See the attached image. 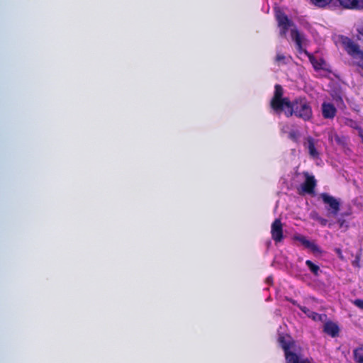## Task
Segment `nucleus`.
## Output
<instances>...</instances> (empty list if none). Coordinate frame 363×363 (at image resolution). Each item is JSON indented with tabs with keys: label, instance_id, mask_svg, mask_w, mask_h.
<instances>
[{
	"label": "nucleus",
	"instance_id": "obj_1",
	"mask_svg": "<svg viewBox=\"0 0 363 363\" xmlns=\"http://www.w3.org/2000/svg\"><path fill=\"white\" fill-rule=\"evenodd\" d=\"M270 107L276 113L284 112L286 118L294 116L305 122L311 121L313 117L311 103L306 96H299L291 101L289 97H284V89L279 84L274 86Z\"/></svg>",
	"mask_w": 363,
	"mask_h": 363
},
{
	"label": "nucleus",
	"instance_id": "obj_2",
	"mask_svg": "<svg viewBox=\"0 0 363 363\" xmlns=\"http://www.w3.org/2000/svg\"><path fill=\"white\" fill-rule=\"evenodd\" d=\"M291 37L295 41L296 48L299 52H304L308 57L310 62L312 64L315 70H320L323 69V65L324 60L320 59L318 60L312 54L308 52L306 50H303L302 48V38L298 30L294 29L291 30Z\"/></svg>",
	"mask_w": 363,
	"mask_h": 363
},
{
	"label": "nucleus",
	"instance_id": "obj_3",
	"mask_svg": "<svg viewBox=\"0 0 363 363\" xmlns=\"http://www.w3.org/2000/svg\"><path fill=\"white\" fill-rule=\"evenodd\" d=\"M320 197L325 205L328 216H336L340 210L341 204L340 200L328 193L320 194Z\"/></svg>",
	"mask_w": 363,
	"mask_h": 363
},
{
	"label": "nucleus",
	"instance_id": "obj_4",
	"mask_svg": "<svg viewBox=\"0 0 363 363\" xmlns=\"http://www.w3.org/2000/svg\"><path fill=\"white\" fill-rule=\"evenodd\" d=\"M275 18L278 26L280 28V35L281 36H285L289 28L293 25V22L280 9H277L275 10Z\"/></svg>",
	"mask_w": 363,
	"mask_h": 363
},
{
	"label": "nucleus",
	"instance_id": "obj_5",
	"mask_svg": "<svg viewBox=\"0 0 363 363\" xmlns=\"http://www.w3.org/2000/svg\"><path fill=\"white\" fill-rule=\"evenodd\" d=\"M278 342L284 352L286 362L291 357V355L295 353L291 351V349H294L295 342L290 335L281 334L279 335Z\"/></svg>",
	"mask_w": 363,
	"mask_h": 363
},
{
	"label": "nucleus",
	"instance_id": "obj_6",
	"mask_svg": "<svg viewBox=\"0 0 363 363\" xmlns=\"http://www.w3.org/2000/svg\"><path fill=\"white\" fill-rule=\"evenodd\" d=\"M271 236L275 243L282 242L284 240L283 225L280 219H275L271 225Z\"/></svg>",
	"mask_w": 363,
	"mask_h": 363
},
{
	"label": "nucleus",
	"instance_id": "obj_7",
	"mask_svg": "<svg viewBox=\"0 0 363 363\" xmlns=\"http://www.w3.org/2000/svg\"><path fill=\"white\" fill-rule=\"evenodd\" d=\"M303 174L305 176V181L301 185V190L302 192L299 191V194H313L317 184L315 177L310 175L308 172H304Z\"/></svg>",
	"mask_w": 363,
	"mask_h": 363
},
{
	"label": "nucleus",
	"instance_id": "obj_8",
	"mask_svg": "<svg viewBox=\"0 0 363 363\" xmlns=\"http://www.w3.org/2000/svg\"><path fill=\"white\" fill-rule=\"evenodd\" d=\"M294 240L300 242L306 248L310 249L313 252H320V247L314 242H311L302 235H295Z\"/></svg>",
	"mask_w": 363,
	"mask_h": 363
},
{
	"label": "nucleus",
	"instance_id": "obj_9",
	"mask_svg": "<svg viewBox=\"0 0 363 363\" xmlns=\"http://www.w3.org/2000/svg\"><path fill=\"white\" fill-rule=\"evenodd\" d=\"M322 115L325 119H333L336 115L337 110L330 103L323 102L321 106Z\"/></svg>",
	"mask_w": 363,
	"mask_h": 363
},
{
	"label": "nucleus",
	"instance_id": "obj_10",
	"mask_svg": "<svg viewBox=\"0 0 363 363\" xmlns=\"http://www.w3.org/2000/svg\"><path fill=\"white\" fill-rule=\"evenodd\" d=\"M340 5L346 9H363V0H337Z\"/></svg>",
	"mask_w": 363,
	"mask_h": 363
},
{
	"label": "nucleus",
	"instance_id": "obj_11",
	"mask_svg": "<svg viewBox=\"0 0 363 363\" xmlns=\"http://www.w3.org/2000/svg\"><path fill=\"white\" fill-rule=\"evenodd\" d=\"M323 332L332 337H336L339 335L340 328L337 324L329 320L324 324Z\"/></svg>",
	"mask_w": 363,
	"mask_h": 363
},
{
	"label": "nucleus",
	"instance_id": "obj_12",
	"mask_svg": "<svg viewBox=\"0 0 363 363\" xmlns=\"http://www.w3.org/2000/svg\"><path fill=\"white\" fill-rule=\"evenodd\" d=\"M298 308L303 313H305L308 318H311L312 320L315 321H323V315L319 314L316 312L311 311L306 306L298 305Z\"/></svg>",
	"mask_w": 363,
	"mask_h": 363
},
{
	"label": "nucleus",
	"instance_id": "obj_13",
	"mask_svg": "<svg viewBox=\"0 0 363 363\" xmlns=\"http://www.w3.org/2000/svg\"><path fill=\"white\" fill-rule=\"evenodd\" d=\"M306 141H307V148L308 150L309 155L313 159L318 158L319 152L315 148L314 138H313L311 136H308L306 138Z\"/></svg>",
	"mask_w": 363,
	"mask_h": 363
},
{
	"label": "nucleus",
	"instance_id": "obj_14",
	"mask_svg": "<svg viewBox=\"0 0 363 363\" xmlns=\"http://www.w3.org/2000/svg\"><path fill=\"white\" fill-rule=\"evenodd\" d=\"M291 356L286 363H312L313 361L312 358L300 359L296 352Z\"/></svg>",
	"mask_w": 363,
	"mask_h": 363
},
{
	"label": "nucleus",
	"instance_id": "obj_15",
	"mask_svg": "<svg viewBox=\"0 0 363 363\" xmlns=\"http://www.w3.org/2000/svg\"><path fill=\"white\" fill-rule=\"evenodd\" d=\"M306 265L308 267V269L314 276H319L320 273L321 272V270L318 265L314 264L312 261L309 259L306 261Z\"/></svg>",
	"mask_w": 363,
	"mask_h": 363
},
{
	"label": "nucleus",
	"instance_id": "obj_16",
	"mask_svg": "<svg viewBox=\"0 0 363 363\" xmlns=\"http://www.w3.org/2000/svg\"><path fill=\"white\" fill-rule=\"evenodd\" d=\"M354 358L357 363H363V347L354 350Z\"/></svg>",
	"mask_w": 363,
	"mask_h": 363
},
{
	"label": "nucleus",
	"instance_id": "obj_17",
	"mask_svg": "<svg viewBox=\"0 0 363 363\" xmlns=\"http://www.w3.org/2000/svg\"><path fill=\"white\" fill-rule=\"evenodd\" d=\"M311 218L318 221L322 226H325L328 223L327 219L320 216L317 213H313L311 215Z\"/></svg>",
	"mask_w": 363,
	"mask_h": 363
},
{
	"label": "nucleus",
	"instance_id": "obj_18",
	"mask_svg": "<svg viewBox=\"0 0 363 363\" xmlns=\"http://www.w3.org/2000/svg\"><path fill=\"white\" fill-rule=\"evenodd\" d=\"M299 136V132L296 130H291L288 135L289 138L295 143L298 142Z\"/></svg>",
	"mask_w": 363,
	"mask_h": 363
},
{
	"label": "nucleus",
	"instance_id": "obj_19",
	"mask_svg": "<svg viewBox=\"0 0 363 363\" xmlns=\"http://www.w3.org/2000/svg\"><path fill=\"white\" fill-rule=\"evenodd\" d=\"M333 0H311L312 3L318 7H325L328 5Z\"/></svg>",
	"mask_w": 363,
	"mask_h": 363
},
{
	"label": "nucleus",
	"instance_id": "obj_20",
	"mask_svg": "<svg viewBox=\"0 0 363 363\" xmlns=\"http://www.w3.org/2000/svg\"><path fill=\"white\" fill-rule=\"evenodd\" d=\"M285 60H286V57L284 54L281 53V52H277V55H276V57H275V62L278 64H280V63H282V64H286V62H285Z\"/></svg>",
	"mask_w": 363,
	"mask_h": 363
},
{
	"label": "nucleus",
	"instance_id": "obj_21",
	"mask_svg": "<svg viewBox=\"0 0 363 363\" xmlns=\"http://www.w3.org/2000/svg\"><path fill=\"white\" fill-rule=\"evenodd\" d=\"M353 304L355 306L358 307L359 308L363 310V300L362 299H359V298L355 299L353 301Z\"/></svg>",
	"mask_w": 363,
	"mask_h": 363
},
{
	"label": "nucleus",
	"instance_id": "obj_22",
	"mask_svg": "<svg viewBox=\"0 0 363 363\" xmlns=\"http://www.w3.org/2000/svg\"><path fill=\"white\" fill-rule=\"evenodd\" d=\"M291 303H292V304H294V305H295V306H297L299 305V304H298V303H297V301H294H294H291Z\"/></svg>",
	"mask_w": 363,
	"mask_h": 363
},
{
	"label": "nucleus",
	"instance_id": "obj_23",
	"mask_svg": "<svg viewBox=\"0 0 363 363\" xmlns=\"http://www.w3.org/2000/svg\"><path fill=\"white\" fill-rule=\"evenodd\" d=\"M338 100H339L340 102H342V98H341V97H340V96L338 97ZM336 101H337V99H336Z\"/></svg>",
	"mask_w": 363,
	"mask_h": 363
},
{
	"label": "nucleus",
	"instance_id": "obj_24",
	"mask_svg": "<svg viewBox=\"0 0 363 363\" xmlns=\"http://www.w3.org/2000/svg\"><path fill=\"white\" fill-rule=\"evenodd\" d=\"M335 139H336V140H337V141H338V142L340 141V138H339V137H338V136H336V137H335Z\"/></svg>",
	"mask_w": 363,
	"mask_h": 363
}]
</instances>
